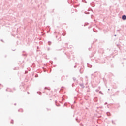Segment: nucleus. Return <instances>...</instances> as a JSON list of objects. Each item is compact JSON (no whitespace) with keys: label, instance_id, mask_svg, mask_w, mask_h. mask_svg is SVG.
<instances>
[{"label":"nucleus","instance_id":"obj_1","mask_svg":"<svg viewBox=\"0 0 126 126\" xmlns=\"http://www.w3.org/2000/svg\"><path fill=\"white\" fill-rule=\"evenodd\" d=\"M123 20H126V16L125 15H123L122 17Z\"/></svg>","mask_w":126,"mask_h":126},{"label":"nucleus","instance_id":"obj_2","mask_svg":"<svg viewBox=\"0 0 126 126\" xmlns=\"http://www.w3.org/2000/svg\"><path fill=\"white\" fill-rule=\"evenodd\" d=\"M80 85L82 88H84V86L83 85V84H80Z\"/></svg>","mask_w":126,"mask_h":126},{"label":"nucleus","instance_id":"obj_3","mask_svg":"<svg viewBox=\"0 0 126 126\" xmlns=\"http://www.w3.org/2000/svg\"><path fill=\"white\" fill-rule=\"evenodd\" d=\"M88 67H90V68H91L92 67V65L89 64H88Z\"/></svg>","mask_w":126,"mask_h":126},{"label":"nucleus","instance_id":"obj_4","mask_svg":"<svg viewBox=\"0 0 126 126\" xmlns=\"http://www.w3.org/2000/svg\"><path fill=\"white\" fill-rule=\"evenodd\" d=\"M106 114L107 116H110L111 115V113H110V112H107Z\"/></svg>","mask_w":126,"mask_h":126},{"label":"nucleus","instance_id":"obj_5","mask_svg":"<svg viewBox=\"0 0 126 126\" xmlns=\"http://www.w3.org/2000/svg\"><path fill=\"white\" fill-rule=\"evenodd\" d=\"M94 102H97V98H94Z\"/></svg>","mask_w":126,"mask_h":126},{"label":"nucleus","instance_id":"obj_6","mask_svg":"<svg viewBox=\"0 0 126 126\" xmlns=\"http://www.w3.org/2000/svg\"><path fill=\"white\" fill-rule=\"evenodd\" d=\"M85 14H89V13L87 12H85Z\"/></svg>","mask_w":126,"mask_h":126},{"label":"nucleus","instance_id":"obj_7","mask_svg":"<svg viewBox=\"0 0 126 126\" xmlns=\"http://www.w3.org/2000/svg\"><path fill=\"white\" fill-rule=\"evenodd\" d=\"M48 45H49V46H51V42L50 41L48 42Z\"/></svg>","mask_w":126,"mask_h":126},{"label":"nucleus","instance_id":"obj_8","mask_svg":"<svg viewBox=\"0 0 126 126\" xmlns=\"http://www.w3.org/2000/svg\"><path fill=\"white\" fill-rule=\"evenodd\" d=\"M73 79L74 81H75L76 80V78H73Z\"/></svg>","mask_w":126,"mask_h":126},{"label":"nucleus","instance_id":"obj_9","mask_svg":"<svg viewBox=\"0 0 126 126\" xmlns=\"http://www.w3.org/2000/svg\"><path fill=\"white\" fill-rule=\"evenodd\" d=\"M76 120L77 121V122H78V123H79V121H78V119L76 118Z\"/></svg>","mask_w":126,"mask_h":126},{"label":"nucleus","instance_id":"obj_10","mask_svg":"<svg viewBox=\"0 0 126 126\" xmlns=\"http://www.w3.org/2000/svg\"><path fill=\"white\" fill-rule=\"evenodd\" d=\"M96 92H99V90H96Z\"/></svg>","mask_w":126,"mask_h":126},{"label":"nucleus","instance_id":"obj_11","mask_svg":"<svg viewBox=\"0 0 126 126\" xmlns=\"http://www.w3.org/2000/svg\"><path fill=\"white\" fill-rule=\"evenodd\" d=\"M112 124H115V123H114V121H112Z\"/></svg>","mask_w":126,"mask_h":126},{"label":"nucleus","instance_id":"obj_12","mask_svg":"<svg viewBox=\"0 0 126 126\" xmlns=\"http://www.w3.org/2000/svg\"><path fill=\"white\" fill-rule=\"evenodd\" d=\"M99 93H101V94H103V93H102V92L99 91Z\"/></svg>","mask_w":126,"mask_h":126},{"label":"nucleus","instance_id":"obj_13","mask_svg":"<svg viewBox=\"0 0 126 126\" xmlns=\"http://www.w3.org/2000/svg\"><path fill=\"white\" fill-rule=\"evenodd\" d=\"M56 106H57V107H59L60 105L56 104Z\"/></svg>","mask_w":126,"mask_h":126},{"label":"nucleus","instance_id":"obj_14","mask_svg":"<svg viewBox=\"0 0 126 126\" xmlns=\"http://www.w3.org/2000/svg\"><path fill=\"white\" fill-rule=\"evenodd\" d=\"M107 104H108L107 102H106L105 103V105H107Z\"/></svg>","mask_w":126,"mask_h":126},{"label":"nucleus","instance_id":"obj_15","mask_svg":"<svg viewBox=\"0 0 126 126\" xmlns=\"http://www.w3.org/2000/svg\"><path fill=\"white\" fill-rule=\"evenodd\" d=\"M35 77H38V75H36V76H35Z\"/></svg>","mask_w":126,"mask_h":126},{"label":"nucleus","instance_id":"obj_16","mask_svg":"<svg viewBox=\"0 0 126 126\" xmlns=\"http://www.w3.org/2000/svg\"><path fill=\"white\" fill-rule=\"evenodd\" d=\"M55 103H57V100H56V101H55Z\"/></svg>","mask_w":126,"mask_h":126},{"label":"nucleus","instance_id":"obj_17","mask_svg":"<svg viewBox=\"0 0 126 126\" xmlns=\"http://www.w3.org/2000/svg\"><path fill=\"white\" fill-rule=\"evenodd\" d=\"M45 89H47V88H46V87H45Z\"/></svg>","mask_w":126,"mask_h":126},{"label":"nucleus","instance_id":"obj_18","mask_svg":"<svg viewBox=\"0 0 126 126\" xmlns=\"http://www.w3.org/2000/svg\"><path fill=\"white\" fill-rule=\"evenodd\" d=\"M11 124H13V122H11Z\"/></svg>","mask_w":126,"mask_h":126},{"label":"nucleus","instance_id":"obj_19","mask_svg":"<svg viewBox=\"0 0 126 126\" xmlns=\"http://www.w3.org/2000/svg\"><path fill=\"white\" fill-rule=\"evenodd\" d=\"M63 36H65V34L64 35H63Z\"/></svg>","mask_w":126,"mask_h":126},{"label":"nucleus","instance_id":"obj_20","mask_svg":"<svg viewBox=\"0 0 126 126\" xmlns=\"http://www.w3.org/2000/svg\"><path fill=\"white\" fill-rule=\"evenodd\" d=\"M16 105V103H15V105Z\"/></svg>","mask_w":126,"mask_h":126},{"label":"nucleus","instance_id":"obj_21","mask_svg":"<svg viewBox=\"0 0 126 126\" xmlns=\"http://www.w3.org/2000/svg\"><path fill=\"white\" fill-rule=\"evenodd\" d=\"M74 67H76V66H74Z\"/></svg>","mask_w":126,"mask_h":126},{"label":"nucleus","instance_id":"obj_22","mask_svg":"<svg viewBox=\"0 0 126 126\" xmlns=\"http://www.w3.org/2000/svg\"><path fill=\"white\" fill-rule=\"evenodd\" d=\"M108 90L109 91V90H110V89H108Z\"/></svg>","mask_w":126,"mask_h":126},{"label":"nucleus","instance_id":"obj_23","mask_svg":"<svg viewBox=\"0 0 126 126\" xmlns=\"http://www.w3.org/2000/svg\"><path fill=\"white\" fill-rule=\"evenodd\" d=\"M85 3H86V1H85Z\"/></svg>","mask_w":126,"mask_h":126},{"label":"nucleus","instance_id":"obj_24","mask_svg":"<svg viewBox=\"0 0 126 126\" xmlns=\"http://www.w3.org/2000/svg\"><path fill=\"white\" fill-rule=\"evenodd\" d=\"M25 73H26V71H25Z\"/></svg>","mask_w":126,"mask_h":126},{"label":"nucleus","instance_id":"obj_25","mask_svg":"<svg viewBox=\"0 0 126 126\" xmlns=\"http://www.w3.org/2000/svg\"><path fill=\"white\" fill-rule=\"evenodd\" d=\"M115 36H116V35H115Z\"/></svg>","mask_w":126,"mask_h":126},{"label":"nucleus","instance_id":"obj_26","mask_svg":"<svg viewBox=\"0 0 126 126\" xmlns=\"http://www.w3.org/2000/svg\"><path fill=\"white\" fill-rule=\"evenodd\" d=\"M1 84H0V85H1Z\"/></svg>","mask_w":126,"mask_h":126}]
</instances>
